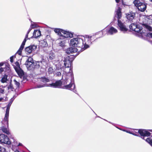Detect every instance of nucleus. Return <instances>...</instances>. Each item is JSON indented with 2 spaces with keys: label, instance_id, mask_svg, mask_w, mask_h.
<instances>
[{
  "label": "nucleus",
  "instance_id": "obj_52",
  "mask_svg": "<svg viewBox=\"0 0 152 152\" xmlns=\"http://www.w3.org/2000/svg\"><path fill=\"white\" fill-rule=\"evenodd\" d=\"M3 98H0V102L1 101V100L3 99Z\"/></svg>",
  "mask_w": 152,
  "mask_h": 152
},
{
  "label": "nucleus",
  "instance_id": "obj_20",
  "mask_svg": "<svg viewBox=\"0 0 152 152\" xmlns=\"http://www.w3.org/2000/svg\"><path fill=\"white\" fill-rule=\"evenodd\" d=\"M144 27L150 31H152V27L146 23H141Z\"/></svg>",
  "mask_w": 152,
  "mask_h": 152
},
{
  "label": "nucleus",
  "instance_id": "obj_16",
  "mask_svg": "<svg viewBox=\"0 0 152 152\" xmlns=\"http://www.w3.org/2000/svg\"><path fill=\"white\" fill-rule=\"evenodd\" d=\"M25 42H23L20 48L16 52L20 56L21 55L22 52L24 48V45L25 44Z\"/></svg>",
  "mask_w": 152,
  "mask_h": 152
},
{
  "label": "nucleus",
  "instance_id": "obj_9",
  "mask_svg": "<svg viewBox=\"0 0 152 152\" xmlns=\"http://www.w3.org/2000/svg\"><path fill=\"white\" fill-rule=\"evenodd\" d=\"M62 84V82L61 80H59L56 81L54 83H52L50 84L51 86H52L54 88H60Z\"/></svg>",
  "mask_w": 152,
  "mask_h": 152
},
{
  "label": "nucleus",
  "instance_id": "obj_2",
  "mask_svg": "<svg viewBox=\"0 0 152 152\" xmlns=\"http://www.w3.org/2000/svg\"><path fill=\"white\" fill-rule=\"evenodd\" d=\"M141 1V0H134L133 3L139 11L143 12L147 8V4Z\"/></svg>",
  "mask_w": 152,
  "mask_h": 152
},
{
  "label": "nucleus",
  "instance_id": "obj_26",
  "mask_svg": "<svg viewBox=\"0 0 152 152\" xmlns=\"http://www.w3.org/2000/svg\"><path fill=\"white\" fill-rule=\"evenodd\" d=\"M15 65H14L13 67L15 70L17 69H20V68L19 63L18 61H16L15 63Z\"/></svg>",
  "mask_w": 152,
  "mask_h": 152
},
{
  "label": "nucleus",
  "instance_id": "obj_49",
  "mask_svg": "<svg viewBox=\"0 0 152 152\" xmlns=\"http://www.w3.org/2000/svg\"><path fill=\"white\" fill-rule=\"evenodd\" d=\"M26 40H27V39L26 38H25V39H24V40H23V42L26 43Z\"/></svg>",
  "mask_w": 152,
  "mask_h": 152
},
{
  "label": "nucleus",
  "instance_id": "obj_7",
  "mask_svg": "<svg viewBox=\"0 0 152 152\" xmlns=\"http://www.w3.org/2000/svg\"><path fill=\"white\" fill-rule=\"evenodd\" d=\"M37 48L36 46L33 45H30L26 47L25 48V51L27 54H29L34 50Z\"/></svg>",
  "mask_w": 152,
  "mask_h": 152
},
{
  "label": "nucleus",
  "instance_id": "obj_13",
  "mask_svg": "<svg viewBox=\"0 0 152 152\" xmlns=\"http://www.w3.org/2000/svg\"><path fill=\"white\" fill-rule=\"evenodd\" d=\"M116 12V18L118 19V20H119L122 17L121 8L119 7H118Z\"/></svg>",
  "mask_w": 152,
  "mask_h": 152
},
{
  "label": "nucleus",
  "instance_id": "obj_4",
  "mask_svg": "<svg viewBox=\"0 0 152 152\" xmlns=\"http://www.w3.org/2000/svg\"><path fill=\"white\" fill-rule=\"evenodd\" d=\"M138 133L140 136V137L143 140H145V137H149L151 133L147 130L143 129H139L138 130Z\"/></svg>",
  "mask_w": 152,
  "mask_h": 152
},
{
  "label": "nucleus",
  "instance_id": "obj_38",
  "mask_svg": "<svg viewBox=\"0 0 152 152\" xmlns=\"http://www.w3.org/2000/svg\"><path fill=\"white\" fill-rule=\"evenodd\" d=\"M13 58L14 56H11L10 58V61L11 63H13Z\"/></svg>",
  "mask_w": 152,
  "mask_h": 152
},
{
  "label": "nucleus",
  "instance_id": "obj_21",
  "mask_svg": "<svg viewBox=\"0 0 152 152\" xmlns=\"http://www.w3.org/2000/svg\"><path fill=\"white\" fill-rule=\"evenodd\" d=\"M34 62L31 63H29L27 64H25L26 67L27 68L28 70H31L33 69V64Z\"/></svg>",
  "mask_w": 152,
  "mask_h": 152
},
{
  "label": "nucleus",
  "instance_id": "obj_10",
  "mask_svg": "<svg viewBox=\"0 0 152 152\" xmlns=\"http://www.w3.org/2000/svg\"><path fill=\"white\" fill-rule=\"evenodd\" d=\"M118 25L119 27L120 30L121 31L126 32L128 31V28L126 27L121 20H118Z\"/></svg>",
  "mask_w": 152,
  "mask_h": 152
},
{
  "label": "nucleus",
  "instance_id": "obj_15",
  "mask_svg": "<svg viewBox=\"0 0 152 152\" xmlns=\"http://www.w3.org/2000/svg\"><path fill=\"white\" fill-rule=\"evenodd\" d=\"M41 35V32L39 30H34L33 33V37L34 38H37Z\"/></svg>",
  "mask_w": 152,
  "mask_h": 152
},
{
  "label": "nucleus",
  "instance_id": "obj_22",
  "mask_svg": "<svg viewBox=\"0 0 152 152\" xmlns=\"http://www.w3.org/2000/svg\"><path fill=\"white\" fill-rule=\"evenodd\" d=\"M18 74L20 76H22L24 75V72L23 70L20 68V69H17L15 70Z\"/></svg>",
  "mask_w": 152,
  "mask_h": 152
},
{
  "label": "nucleus",
  "instance_id": "obj_47",
  "mask_svg": "<svg viewBox=\"0 0 152 152\" xmlns=\"http://www.w3.org/2000/svg\"><path fill=\"white\" fill-rule=\"evenodd\" d=\"M28 34H27H27L26 35L25 38H26V39L28 38Z\"/></svg>",
  "mask_w": 152,
  "mask_h": 152
},
{
  "label": "nucleus",
  "instance_id": "obj_30",
  "mask_svg": "<svg viewBox=\"0 0 152 152\" xmlns=\"http://www.w3.org/2000/svg\"><path fill=\"white\" fill-rule=\"evenodd\" d=\"M55 56L54 53H50L49 55V58L50 60H53L55 59Z\"/></svg>",
  "mask_w": 152,
  "mask_h": 152
},
{
  "label": "nucleus",
  "instance_id": "obj_41",
  "mask_svg": "<svg viewBox=\"0 0 152 152\" xmlns=\"http://www.w3.org/2000/svg\"><path fill=\"white\" fill-rule=\"evenodd\" d=\"M0 152H4V148L0 146Z\"/></svg>",
  "mask_w": 152,
  "mask_h": 152
},
{
  "label": "nucleus",
  "instance_id": "obj_36",
  "mask_svg": "<svg viewBox=\"0 0 152 152\" xmlns=\"http://www.w3.org/2000/svg\"><path fill=\"white\" fill-rule=\"evenodd\" d=\"M45 86V84H43V85H37V88H41L44 87Z\"/></svg>",
  "mask_w": 152,
  "mask_h": 152
},
{
  "label": "nucleus",
  "instance_id": "obj_35",
  "mask_svg": "<svg viewBox=\"0 0 152 152\" xmlns=\"http://www.w3.org/2000/svg\"><path fill=\"white\" fill-rule=\"evenodd\" d=\"M64 41H61L59 43V45L61 46H63L64 45Z\"/></svg>",
  "mask_w": 152,
  "mask_h": 152
},
{
  "label": "nucleus",
  "instance_id": "obj_1",
  "mask_svg": "<svg viewBox=\"0 0 152 152\" xmlns=\"http://www.w3.org/2000/svg\"><path fill=\"white\" fill-rule=\"evenodd\" d=\"M95 36L86 35L83 38H75L72 39L70 41V45L80 49V51H83L89 47L91 44V38H95Z\"/></svg>",
  "mask_w": 152,
  "mask_h": 152
},
{
  "label": "nucleus",
  "instance_id": "obj_14",
  "mask_svg": "<svg viewBox=\"0 0 152 152\" xmlns=\"http://www.w3.org/2000/svg\"><path fill=\"white\" fill-rule=\"evenodd\" d=\"M117 30L113 26L111 27L107 31V33L110 35H113L117 33Z\"/></svg>",
  "mask_w": 152,
  "mask_h": 152
},
{
  "label": "nucleus",
  "instance_id": "obj_53",
  "mask_svg": "<svg viewBox=\"0 0 152 152\" xmlns=\"http://www.w3.org/2000/svg\"><path fill=\"white\" fill-rule=\"evenodd\" d=\"M150 1H151V2H152V0H150Z\"/></svg>",
  "mask_w": 152,
  "mask_h": 152
},
{
  "label": "nucleus",
  "instance_id": "obj_43",
  "mask_svg": "<svg viewBox=\"0 0 152 152\" xmlns=\"http://www.w3.org/2000/svg\"><path fill=\"white\" fill-rule=\"evenodd\" d=\"M4 71V69L2 67L0 68V73H1Z\"/></svg>",
  "mask_w": 152,
  "mask_h": 152
},
{
  "label": "nucleus",
  "instance_id": "obj_31",
  "mask_svg": "<svg viewBox=\"0 0 152 152\" xmlns=\"http://www.w3.org/2000/svg\"><path fill=\"white\" fill-rule=\"evenodd\" d=\"M8 89L9 90H10L12 91H13L14 89L13 85L12 83L11 82H10V85L8 86Z\"/></svg>",
  "mask_w": 152,
  "mask_h": 152
},
{
  "label": "nucleus",
  "instance_id": "obj_32",
  "mask_svg": "<svg viewBox=\"0 0 152 152\" xmlns=\"http://www.w3.org/2000/svg\"><path fill=\"white\" fill-rule=\"evenodd\" d=\"M2 130L3 132L7 134H10V132L6 128H2Z\"/></svg>",
  "mask_w": 152,
  "mask_h": 152
},
{
  "label": "nucleus",
  "instance_id": "obj_23",
  "mask_svg": "<svg viewBox=\"0 0 152 152\" xmlns=\"http://www.w3.org/2000/svg\"><path fill=\"white\" fill-rule=\"evenodd\" d=\"M33 66V69L39 68L40 66V62L39 61L34 62Z\"/></svg>",
  "mask_w": 152,
  "mask_h": 152
},
{
  "label": "nucleus",
  "instance_id": "obj_33",
  "mask_svg": "<svg viewBox=\"0 0 152 152\" xmlns=\"http://www.w3.org/2000/svg\"><path fill=\"white\" fill-rule=\"evenodd\" d=\"M146 36L147 37L152 38V33L149 32L147 34Z\"/></svg>",
  "mask_w": 152,
  "mask_h": 152
},
{
  "label": "nucleus",
  "instance_id": "obj_40",
  "mask_svg": "<svg viewBox=\"0 0 152 152\" xmlns=\"http://www.w3.org/2000/svg\"><path fill=\"white\" fill-rule=\"evenodd\" d=\"M56 75L58 76H61V74L60 72H58L56 73Z\"/></svg>",
  "mask_w": 152,
  "mask_h": 152
},
{
  "label": "nucleus",
  "instance_id": "obj_29",
  "mask_svg": "<svg viewBox=\"0 0 152 152\" xmlns=\"http://www.w3.org/2000/svg\"><path fill=\"white\" fill-rule=\"evenodd\" d=\"M32 62H34L33 58L31 57H29L27 59L26 61L25 64L30 63Z\"/></svg>",
  "mask_w": 152,
  "mask_h": 152
},
{
  "label": "nucleus",
  "instance_id": "obj_27",
  "mask_svg": "<svg viewBox=\"0 0 152 152\" xmlns=\"http://www.w3.org/2000/svg\"><path fill=\"white\" fill-rule=\"evenodd\" d=\"M152 147V139L150 137L147 138L146 139L144 140Z\"/></svg>",
  "mask_w": 152,
  "mask_h": 152
},
{
  "label": "nucleus",
  "instance_id": "obj_11",
  "mask_svg": "<svg viewBox=\"0 0 152 152\" xmlns=\"http://www.w3.org/2000/svg\"><path fill=\"white\" fill-rule=\"evenodd\" d=\"M77 50V48L73 47H70L66 49V53L68 54H70L71 53H73L76 52Z\"/></svg>",
  "mask_w": 152,
  "mask_h": 152
},
{
  "label": "nucleus",
  "instance_id": "obj_25",
  "mask_svg": "<svg viewBox=\"0 0 152 152\" xmlns=\"http://www.w3.org/2000/svg\"><path fill=\"white\" fill-rule=\"evenodd\" d=\"M73 84L72 83H70L68 85H67L64 86L62 88L63 89L70 90V88L72 86Z\"/></svg>",
  "mask_w": 152,
  "mask_h": 152
},
{
  "label": "nucleus",
  "instance_id": "obj_18",
  "mask_svg": "<svg viewBox=\"0 0 152 152\" xmlns=\"http://www.w3.org/2000/svg\"><path fill=\"white\" fill-rule=\"evenodd\" d=\"M40 46L43 48L45 47L48 46V44L46 39L41 41L39 43Z\"/></svg>",
  "mask_w": 152,
  "mask_h": 152
},
{
  "label": "nucleus",
  "instance_id": "obj_19",
  "mask_svg": "<svg viewBox=\"0 0 152 152\" xmlns=\"http://www.w3.org/2000/svg\"><path fill=\"white\" fill-rule=\"evenodd\" d=\"M39 79L40 82L44 83H46L50 81V80L45 76L39 78Z\"/></svg>",
  "mask_w": 152,
  "mask_h": 152
},
{
  "label": "nucleus",
  "instance_id": "obj_24",
  "mask_svg": "<svg viewBox=\"0 0 152 152\" xmlns=\"http://www.w3.org/2000/svg\"><path fill=\"white\" fill-rule=\"evenodd\" d=\"M8 75H4L1 80V82L3 83H6L8 80L7 79Z\"/></svg>",
  "mask_w": 152,
  "mask_h": 152
},
{
  "label": "nucleus",
  "instance_id": "obj_8",
  "mask_svg": "<svg viewBox=\"0 0 152 152\" xmlns=\"http://www.w3.org/2000/svg\"><path fill=\"white\" fill-rule=\"evenodd\" d=\"M126 18L129 21H132L135 16V14L132 11L126 13Z\"/></svg>",
  "mask_w": 152,
  "mask_h": 152
},
{
  "label": "nucleus",
  "instance_id": "obj_5",
  "mask_svg": "<svg viewBox=\"0 0 152 152\" xmlns=\"http://www.w3.org/2000/svg\"><path fill=\"white\" fill-rule=\"evenodd\" d=\"M71 56H68L64 60V64L66 68L71 67L72 65V61L73 59H71Z\"/></svg>",
  "mask_w": 152,
  "mask_h": 152
},
{
  "label": "nucleus",
  "instance_id": "obj_12",
  "mask_svg": "<svg viewBox=\"0 0 152 152\" xmlns=\"http://www.w3.org/2000/svg\"><path fill=\"white\" fill-rule=\"evenodd\" d=\"M62 34V37H64V38H67L73 37V34L69 31L64 30Z\"/></svg>",
  "mask_w": 152,
  "mask_h": 152
},
{
  "label": "nucleus",
  "instance_id": "obj_39",
  "mask_svg": "<svg viewBox=\"0 0 152 152\" xmlns=\"http://www.w3.org/2000/svg\"><path fill=\"white\" fill-rule=\"evenodd\" d=\"M4 89H2L0 88V93L1 94H3L4 93Z\"/></svg>",
  "mask_w": 152,
  "mask_h": 152
},
{
  "label": "nucleus",
  "instance_id": "obj_17",
  "mask_svg": "<svg viewBox=\"0 0 152 152\" xmlns=\"http://www.w3.org/2000/svg\"><path fill=\"white\" fill-rule=\"evenodd\" d=\"M64 31L63 29L59 28H56L54 29V31L58 35L61 36H62V33H63Z\"/></svg>",
  "mask_w": 152,
  "mask_h": 152
},
{
  "label": "nucleus",
  "instance_id": "obj_45",
  "mask_svg": "<svg viewBox=\"0 0 152 152\" xmlns=\"http://www.w3.org/2000/svg\"><path fill=\"white\" fill-rule=\"evenodd\" d=\"M4 63H0V66H3L4 64Z\"/></svg>",
  "mask_w": 152,
  "mask_h": 152
},
{
  "label": "nucleus",
  "instance_id": "obj_34",
  "mask_svg": "<svg viewBox=\"0 0 152 152\" xmlns=\"http://www.w3.org/2000/svg\"><path fill=\"white\" fill-rule=\"evenodd\" d=\"M14 81L15 82V84L16 85L17 87H19L20 85L19 83L17 82L15 80H14Z\"/></svg>",
  "mask_w": 152,
  "mask_h": 152
},
{
  "label": "nucleus",
  "instance_id": "obj_28",
  "mask_svg": "<svg viewBox=\"0 0 152 152\" xmlns=\"http://www.w3.org/2000/svg\"><path fill=\"white\" fill-rule=\"evenodd\" d=\"M9 115L5 114V117L4 118V121L6 122V123L7 125H8Z\"/></svg>",
  "mask_w": 152,
  "mask_h": 152
},
{
  "label": "nucleus",
  "instance_id": "obj_37",
  "mask_svg": "<svg viewBox=\"0 0 152 152\" xmlns=\"http://www.w3.org/2000/svg\"><path fill=\"white\" fill-rule=\"evenodd\" d=\"M9 110H10V108L9 107H7L6 110V112L5 114L9 115Z\"/></svg>",
  "mask_w": 152,
  "mask_h": 152
},
{
  "label": "nucleus",
  "instance_id": "obj_3",
  "mask_svg": "<svg viewBox=\"0 0 152 152\" xmlns=\"http://www.w3.org/2000/svg\"><path fill=\"white\" fill-rule=\"evenodd\" d=\"M129 27L130 30L137 33H140L142 34V32H141V31L142 29V27L139 25L132 23L129 26ZM142 33L143 32H142Z\"/></svg>",
  "mask_w": 152,
  "mask_h": 152
},
{
  "label": "nucleus",
  "instance_id": "obj_51",
  "mask_svg": "<svg viewBox=\"0 0 152 152\" xmlns=\"http://www.w3.org/2000/svg\"><path fill=\"white\" fill-rule=\"evenodd\" d=\"M22 145H22V144L21 143H20L18 144V146H22Z\"/></svg>",
  "mask_w": 152,
  "mask_h": 152
},
{
  "label": "nucleus",
  "instance_id": "obj_42",
  "mask_svg": "<svg viewBox=\"0 0 152 152\" xmlns=\"http://www.w3.org/2000/svg\"><path fill=\"white\" fill-rule=\"evenodd\" d=\"M36 27V26L35 25H34V24H31V28H34V27Z\"/></svg>",
  "mask_w": 152,
  "mask_h": 152
},
{
  "label": "nucleus",
  "instance_id": "obj_46",
  "mask_svg": "<svg viewBox=\"0 0 152 152\" xmlns=\"http://www.w3.org/2000/svg\"><path fill=\"white\" fill-rule=\"evenodd\" d=\"M132 134L133 135H135V136H139V135L137 134H134V133H132Z\"/></svg>",
  "mask_w": 152,
  "mask_h": 152
},
{
  "label": "nucleus",
  "instance_id": "obj_50",
  "mask_svg": "<svg viewBox=\"0 0 152 152\" xmlns=\"http://www.w3.org/2000/svg\"><path fill=\"white\" fill-rule=\"evenodd\" d=\"M116 3H118L121 0H115Z\"/></svg>",
  "mask_w": 152,
  "mask_h": 152
},
{
  "label": "nucleus",
  "instance_id": "obj_48",
  "mask_svg": "<svg viewBox=\"0 0 152 152\" xmlns=\"http://www.w3.org/2000/svg\"><path fill=\"white\" fill-rule=\"evenodd\" d=\"M26 40H27V39L26 38H25V39H24V40H23V42L26 43Z\"/></svg>",
  "mask_w": 152,
  "mask_h": 152
},
{
  "label": "nucleus",
  "instance_id": "obj_6",
  "mask_svg": "<svg viewBox=\"0 0 152 152\" xmlns=\"http://www.w3.org/2000/svg\"><path fill=\"white\" fill-rule=\"evenodd\" d=\"M0 142L2 143L8 145L10 144L11 143L8 137L3 134H0Z\"/></svg>",
  "mask_w": 152,
  "mask_h": 152
},
{
  "label": "nucleus",
  "instance_id": "obj_44",
  "mask_svg": "<svg viewBox=\"0 0 152 152\" xmlns=\"http://www.w3.org/2000/svg\"><path fill=\"white\" fill-rule=\"evenodd\" d=\"M31 29H32V28H29V29H28V31L27 32V34H28L31 31Z\"/></svg>",
  "mask_w": 152,
  "mask_h": 152
}]
</instances>
